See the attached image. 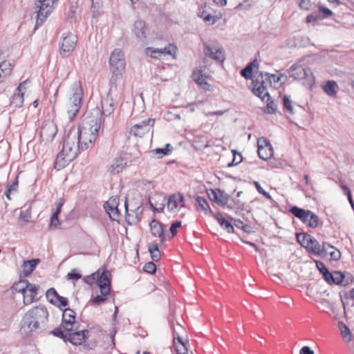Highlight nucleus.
Instances as JSON below:
<instances>
[{
    "label": "nucleus",
    "instance_id": "18",
    "mask_svg": "<svg viewBox=\"0 0 354 354\" xmlns=\"http://www.w3.org/2000/svg\"><path fill=\"white\" fill-rule=\"evenodd\" d=\"M118 198H110L104 204V208L109 217L113 221H117L120 218V212L118 209Z\"/></svg>",
    "mask_w": 354,
    "mask_h": 354
},
{
    "label": "nucleus",
    "instance_id": "27",
    "mask_svg": "<svg viewBox=\"0 0 354 354\" xmlns=\"http://www.w3.org/2000/svg\"><path fill=\"white\" fill-rule=\"evenodd\" d=\"M324 91L330 97L335 96L338 90V85L333 80H328L322 85Z\"/></svg>",
    "mask_w": 354,
    "mask_h": 354
},
{
    "label": "nucleus",
    "instance_id": "58",
    "mask_svg": "<svg viewBox=\"0 0 354 354\" xmlns=\"http://www.w3.org/2000/svg\"><path fill=\"white\" fill-rule=\"evenodd\" d=\"M180 226H181V222L178 221H176L171 224V225L170 227V232L171 234V237H174V236H176L177 234V233H178L177 228Z\"/></svg>",
    "mask_w": 354,
    "mask_h": 354
},
{
    "label": "nucleus",
    "instance_id": "52",
    "mask_svg": "<svg viewBox=\"0 0 354 354\" xmlns=\"http://www.w3.org/2000/svg\"><path fill=\"white\" fill-rule=\"evenodd\" d=\"M319 10L322 14V16H321L322 19L328 18L332 16L333 15V12L330 9L325 8L322 6H319Z\"/></svg>",
    "mask_w": 354,
    "mask_h": 354
},
{
    "label": "nucleus",
    "instance_id": "11",
    "mask_svg": "<svg viewBox=\"0 0 354 354\" xmlns=\"http://www.w3.org/2000/svg\"><path fill=\"white\" fill-rule=\"evenodd\" d=\"M75 317L76 313L71 308H68L63 310L61 324L65 332H72L78 326V324L75 322Z\"/></svg>",
    "mask_w": 354,
    "mask_h": 354
},
{
    "label": "nucleus",
    "instance_id": "54",
    "mask_svg": "<svg viewBox=\"0 0 354 354\" xmlns=\"http://www.w3.org/2000/svg\"><path fill=\"white\" fill-rule=\"evenodd\" d=\"M59 225V221L58 218V215L56 214H53L50 218V223L49 225V227L50 229L57 228Z\"/></svg>",
    "mask_w": 354,
    "mask_h": 354
},
{
    "label": "nucleus",
    "instance_id": "38",
    "mask_svg": "<svg viewBox=\"0 0 354 354\" xmlns=\"http://www.w3.org/2000/svg\"><path fill=\"white\" fill-rule=\"evenodd\" d=\"M339 328L343 338L347 342H350L352 340V334L349 328L343 322H339Z\"/></svg>",
    "mask_w": 354,
    "mask_h": 354
},
{
    "label": "nucleus",
    "instance_id": "19",
    "mask_svg": "<svg viewBox=\"0 0 354 354\" xmlns=\"http://www.w3.org/2000/svg\"><path fill=\"white\" fill-rule=\"evenodd\" d=\"M258 154L262 160H268L273 155V149L271 144L266 139L258 140Z\"/></svg>",
    "mask_w": 354,
    "mask_h": 354
},
{
    "label": "nucleus",
    "instance_id": "39",
    "mask_svg": "<svg viewBox=\"0 0 354 354\" xmlns=\"http://www.w3.org/2000/svg\"><path fill=\"white\" fill-rule=\"evenodd\" d=\"M177 339L178 342V344L176 342V337H174V345L178 354L188 353V350L186 346V344L184 342H183V339L179 335H178Z\"/></svg>",
    "mask_w": 354,
    "mask_h": 354
},
{
    "label": "nucleus",
    "instance_id": "48",
    "mask_svg": "<svg viewBox=\"0 0 354 354\" xmlns=\"http://www.w3.org/2000/svg\"><path fill=\"white\" fill-rule=\"evenodd\" d=\"M319 248L321 249L319 256H325L328 254V252L331 249H333V246L326 242H324L322 245L319 244Z\"/></svg>",
    "mask_w": 354,
    "mask_h": 354
},
{
    "label": "nucleus",
    "instance_id": "57",
    "mask_svg": "<svg viewBox=\"0 0 354 354\" xmlns=\"http://www.w3.org/2000/svg\"><path fill=\"white\" fill-rule=\"evenodd\" d=\"M56 301H57V304L55 306L59 308L66 307L68 304V299L66 297L60 296L59 295Z\"/></svg>",
    "mask_w": 354,
    "mask_h": 354
},
{
    "label": "nucleus",
    "instance_id": "3",
    "mask_svg": "<svg viewBox=\"0 0 354 354\" xmlns=\"http://www.w3.org/2000/svg\"><path fill=\"white\" fill-rule=\"evenodd\" d=\"M142 206V200L138 192H134L133 197L131 196V194H127L125 198L124 207L125 218L129 224H136L140 220L143 211Z\"/></svg>",
    "mask_w": 354,
    "mask_h": 354
},
{
    "label": "nucleus",
    "instance_id": "8",
    "mask_svg": "<svg viewBox=\"0 0 354 354\" xmlns=\"http://www.w3.org/2000/svg\"><path fill=\"white\" fill-rule=\"evenodd\" d=\"M290 212L311 228H315L318 226L319 218L310 210H306L297 206H293L290 209Z\"/></svg>",
    "mask_w": 354,
    "mask_h": 354
},
{
    "label": "nucleus",
    "instance_id": "10",
    "mask_svg": "<svg viewBox=\"0 0 354 354\" xmlns=\"http://www.w3.org/2000/svg\"><path fill=\"white\" fill-rule=\"evenodd\" d=\"M176 51V46L171 44H169L163 48H155L152 47H147L145 48V53L147 55L156 59H160L166 55H169L174 57Z\"/></svg>",
    "mask_w": 354,
    "mask_h": 354
},
{
    "label": "nucleus",
    "instance_id": "59",
    "mask_svg": "<svg viewBox=\"0 0 354 354\" xmlns=\"http://www.w3.org/2000/svg\"><path fill=\"white\" fill-rule=\"evenodd\" d=\"M106 296L107 295H104L102 294H101V295H97L92 299V303L95 305H100L102 303L106 301Z\"/></svg>",
    "mask_w": 354,
    "mask_h": 354
},
{
    "label": "nucleus",
    "instance_id": "35",
    "mask_svg": "<svg viewBox=\"0 0 354 354\" xmlns=\"http://www.w3.org/2000/svg\"><path fill=\"white\" fill-rule=\"evenodd\" d=\"M39 259H35L24 261L22 265L23 272L26 276L29 275L36 268L39 263Z\"/></svg>",
    "mask_w": 354,
    "mask_h": 354
},
{
    "label": "nucleus",
    "instance_id": "1",
    "mask_svg": "<svg viewBox=\"0 0 354 354\" xmlns=\"http://www.w3.org/2000/svg\"><path fill=\"white\" fill-rule=\"evenodd\" d=\"M97 134L83 127H72L64 138L62 151L57 154L55 167L59 169L73 160L80 151L90 147Z\"/></svg>",
    "mask_w": 354,
    "mask_h": 354
},
{
    "label": "nucleus",
    "instance_id": "47",
    "mask_svg": "<svg viewBox=\"0 0 354 354\" xmlns=\"http://www.w3.org/2000/svg\"><path fill=\"white\" fill-rule=\"evenodd\" d=\"M233 152V159L232 160L227 164L228 167H232L239 164L242 161V157L240 153H238L235 150L232 151Z\"/></svg>",
    "mask_w": 354,
    "mask_h": 354
},
{
    "label": "nucleus",
    "instance_id": "53",
    "mask_svg": "<svg viewBox=\"0 0 354 354\" xmlns=\"http://www.w3.org/2000/svg\"><path fill=\"white\" fill-rule=\"evenodd\" d=\"M265 77H266L265 80L267 82L271 83V80H270V78H271V77L273 78L274 82H281V78L283 77V75L280 74L279 76L277 77L275 75L269 74L268 73H266Z\"/></svg>",
    "mask_w": 354,
    "mask_h": 354
},
{
    "label": "nucleus",
    "instance_id": "32",
    "mask_svg": "<svg viewBox=\"0 0 354 354\" xmlns=\"http://www.w3.org/2000/svg\"><path fill=\"white\" fill-rule=\"evenodd\" d=\"M305 248L311 254L320 255L321 249L319 248V243L313 236L308 241Z\"/></svg>",
    "mask_w": 354,
    "mask_h": 354
},
{
    "label": "nucleus",
    "instance_id": "51",
    "mask_svg": "<svg viewBox=\"0 0 354 354\" xmlns=\"http://www.w3.org/2000/svg\"><path fill=\"white\" fill-rule=\"evenodd\" d=\"M328 254H329L333 260L337 261L341 258V253L339 250H337L333 247V249H331L328 251Z\"/></svg>",
    "mask_w": 354,
    "mask_h": 354
},
{
    "label": "nucleus",
    "instance_id": "33",
    "mask_svg": "<svg viewBox=\"0 0 354 354\" xmlns=\"http://www.w3.org/2000/svg\"><path fill=\"white\" fill-rule=\"evenodd\" d=\"M102 115L109 116L113 113L114 103L112 99L106 98L102 102Z\"/></svg>",
    "mask_w": 354,
    "mask_h": 354
},
{
    "label": "nucleus",
    "instance_id": "60",
    "mask_svg": "<svg viewBox=\"0 0 354 354\" xmlns=\"http://www.w3.org/2000/svg\"><path fill=\"white\" fill-rule=\"evenodd\" d=\"M324 280L330 285L333 284L334 282L333 273L329 272V270L326 271L325 273L322 275Z\"/></svg>",
    "mask_w": 354,
    "mask_h": 354
},
{
    "label": "nucleus",
    "instance_id": "2",
    "mask_svg": "<svg viewBox=\"0 0 354 354\" xmlns=\"http://www.w3.org/2000/svg\"><path fill=\"white\" fill-rule=\"evenodd\" d=\"M48 312L44 306L33 307L25 313L20 324L21 334L30 337L41 332L48 322Z\"/></svg>",
    "mask_w": 354,
    "mask_h": 354
},
{
    "label": "nucleus",
    "instance_id": "21",
    "mask_svg": "<svg viewBox=\"0 0 354 354\" xmlns=\"http://www.w3.org/2000/svg\"><path fill=\"white\" fill-rule=\"evenodd\" d=\"M147 28L144 21L138 19L134 22L133 32L138 39L144 41L147 38Z\"/></svg>",
    "mask_w": 354,
    "mask_h": 354
},
{
    "label": "nucleus",
    "instance_id": "23",
    "mask_svg": "<svg viewBox=\"0 0 354 354\" xmlns=\"http://www.w3.org/2000/svg\"><path fill=\"white\" fill-rule=\"evenodd\" d=\"M151 233L153 236L160 239V243H163L165 241L163 225L158 221L153 219L149 224Z\"/></svg>",
    "mask_w": 354,
    "mask_h": 354
},
{
    "label": "nucleus",
    "instance_id": "13",
    "mask_svg": "<svg viewBox=\"0 0 354 354\" xmlns=\"http://www.w3.org/2000/svg\"><path fill=\"white\" fill-rule=\"evenodd\" d=\"M77 41L76 35L72 33H67L63 37L60 55L64 57H67L70 53L74 50Z\"/></svg>",
    "mask_w": 354,
    "mask_h": 354
},
{
    "label": "nucleus",
    "instance_id": "28",
    "mask_svg": "<svg viewBox=\"0 0 354 354\" xmlns=\"http://www.w3.org/2000/svg\"><path fill=\"white\" fill-rule=\"evenodd\" d=\"M259 63L257 59H254L252 62H250L244 68H243L240 73L242 77H243L246 80H252V71L253 68L257 67Z\"/></svg>",
    "mask_w": 354,
    "mask_h": 354
},
{
    "label": "nucleus",
    "instance_id": "20",
    "mask_svg": "<svg viewBox=\"0 0 354 354\" xmlns=\"http://www.w3.org/2000/svg\"><path fill=\"white\" fill-rule=\"evenodd\" d=\"M57 134V127L53 122L45 123L41 127L40 137L46 142L52 141Z\"/></svg>",
    "mask_w": 354,
    "mask_h": 354
},
{
    "label": "nucleus",
    "instance_id": "7",
    "mask_svg": "<svg viewBox=\"0 0 354 354\" xmlns=\"http://www.w3.org/2000/svg\"><path fill=\"white\" fill-rule=\"evenodd\" d=\"M57 0H37L35 9L37 13L36 25L41 26L55 8Z\"/></svg>",
    "mask_w": 354,
    "mask_h": 354
},
{
    "label": "nucleus",
    "instance_id": "40",
    "mask_svg": "<svg viewBox=\"0 0 354 354\" xmlns=\"http://www.w3.org/2000/svg\"><path fill=\"white\" fill-rule=\"evenodd\" d=\"M30 283H29L27 280H20L18 283H15L13 286V288L16 292H19L24 295V292H26V290L30 286Z\"/></svg>",
    "mask_w": 354,
    "mask_h": 354
},
{
    "label": "nucleus",
    "instance_id": "24",
    "mask_svg": "<svg viewBox=\"0 0 354 354\" xmlns=\"http://www.w3.org/2000/svg\"><path fill=\"white\" fill-rule=\"evenodd\" d=\"M39 286H37L35 284H30L28 289L26 290V292H24V304L25 305H29L32 304L34 301H37V291L39 289Z\"/></svg>",
    "mask_w": 354,
    "mask_h": 354
},
{
    "label": "nucleus",
    "instance_id": "37",
    "mask_svg": "<svg viewBox=\"0 0 354 354\" xmlns=\"http://www.w3.org/2000/svg\"><path fill=\"white\" fill-rule=\"evenodd\" d=\"M196 208L197 209H201L205 212V214H212L213 212L210 209L207 200L201 196H197L196 198Z\"/></svg>",
    "mask_w": 354,
    "mask_h": 354
},
{
    "label": "nucleus",
    "instance_id": "44",
    "mask_svg": "<svg viewBox=\"0 0 354 354\" xmlns=\"http://www.w3.org/2000/svg\"><path fill=\"white\" fill-rule=\"evenodd\" d=\"M311 237V235L306 233H299L297 234V240L298 243L304 248L307 245L308 241Z\"/></svg>",
    "mask_w": 354,
    "mask_h": 354
},
{
    "label": "nucleus",
    "instance_id": "46",
    "mask_svg": "<svg viewBox=\"0 0 354 354\" xmlns=\"http://www.w3.org/2000/svg\"><path fill=\"white\" fill-rule=\"evenodd\" d=\"M297 4L301 10H309L311 7L310 0H295Z\"/></svg>",
    "mask_w": 354,
    "mask_h": 354
},
{
    "label": "nucleus",
    "instance_id": "5",
    "mask_svg": "<svg viewBox=\"0 0 354 354\" xmlns=\"http://www.w3.org/2000/svg\"><path fill=\"white\" fill-rule=\"evenodd\" d=\"M110 70L113 73L111 81L117 80L121 77L122 73L125 69V57L122 50L120 48L114 49L109 57Z\"/></svg>",
    "mask_w": 354,
    "mask_h": 354
},
{
    "label": "nucleus",
    "instance_id": "63",
    "mask_svg": "<svg viewBox=\"0 0 354 354\" xmlns=\"http://www.w3.org/2000/svg\"><path fill=\"white\" fill-rule=\"evenodd\" d=\"M67 277L69 279L77 280L81 278L82 275L75 270H73L71 272L68 273Z\"/></svg>",
    "mask_w": 354,
    "mask_h": 354
},
{
    "label": "nucleus",
    "instance_id": "41",
    "mask_svg": "<svg viewBox=\"0 0 354 354\" xmlns=\"http://www.w3.org/2000/svg\"><path fill=\"white\" fill-rule=\"evenodd\" d=\"M46 297L47 300L50 304H52L53 305L57 304V301H56V300L59 297V294L57 293V292L56 291V290L55 288H49L46 292Z\"/></svg>",
    "mask_w": 354,
    "mask_h": 354
},
{
    "label": "nucleus",
    "instance_id": "42",
    "mask_svg": "<svg viewBox=\"0 0 354 354\" xmlns=\"http://www.w3.org/2000/svg\"><path fill=\"white\" fill-rule=\"evenodd\" d=\"M173 150V147L170 144H166L165 148H156V149L151 151V153L160 155V157L162 156L169 155Z\"/></svg>",
    "mask_w": 354,
    "mask_h": 354
},
{
    "label": "nucleus",
    "instance_id": "22",
    "mask_svg": "<svg viewBox=\"0 0 354 354\" xmlns=\"http://www.w3.org/2000/svg\"><path fill=\"white\" fill-rule=\"evenodd\" d=\"M308 73H310V71L309 69H306L297 64L292 65L288 69L289 75L295 80L304 79L308 75Z\"/></svg>",
    "mask_w": 354,
    "mask_h": 354
},
{
    "label": "nucleus",
    "instance_id": "45",
    "mask_svg": "<svg viewBox=\"0 0 354 354\" xmlns=\"http://www.w3.org/2000/svg\"><path fill=\"white\" fill-rule=\"evenodd\" d=\"M283 104L286 109L291 114L294 113L292 102L287 95L283 96Z\"/></svg>",
    "mask_w": 354,
    "mask_h": 354
},
{
    "label": "nucleus",
    "instance_id": "30",
    "mask_svg": "<svg viewBox=\"0 0 354 354\" xmlns=\"http://www.w3.org/2000/svg\"><path fill=\"white\" fill-rule=\"evenodd\" d=\"M333 277L334 282H333V284L342 285L345 286L349 283V274H348V277H346L344 273L340 271H335L333 273Z\"/></svg>",
    "mask_w": 354,
    "mask_h": 354
},
{
    "label": "nucleus",
    "instance_id": "55",
    "mask_svg": "<svg viewBox=\"0 0 354 354\" xmlns=\"http://www.w3.org/2000/svg\"><path fill=\"white\" fill-rule=\"evenodd\" d=\"M320 19H322L321 15L319 13H316V12L308 15L306 17V22L307 23L315 22Z\"/></svg>",
    "mask_w": 354,
    "mask_h": 354
},
{
    "label": "nucleus",
    "instance_id": "9",
    "mask_svg": "<svg viewBox=\"0 0 354 354\" xmlns=\"http://www.w3.org/2000/svg\"><path fill=\"white\" fill-rule=\"evenodd\" d=\"M91 281H96L98 287L100 289L101 294L109 295L111 290V280L109 277V272L103 271L102 273L99 272L93 273L90 279Z\"/></svg>",
    "mask_w": 354,
    "mask_h": 354
},
{
    "label": "nucleus",
    "instance_id": "25",
    "mask_svg": "<svg viewBox=\"0 0 354 354\" xmlns=\"http://www.w3.org/2000/svg\"><path fill=\"white\" fill-rule=\"evenodd\" d=\"M127 161L122 157L119 156L114 159L109 171L112 174H119L126 166Z\"/></svg>",
    "mask_w": 354,
    "mask_h": 354
},
{
    "label": "nucleus",
    "instance_id": "56",
    "mask_svg": "<svg viewBox=\"0 0 354 354\" xmlns=\"http://www.w3.org/2000/svg\"><path fill=\"white\" fill-rule=\"evenodd\" d=\"M207 195H208L209 198L211 201L215 202L216 203V201H218V192L217 189H209L207 192Z\"/></svg>",
    "mask_w": 354,
    "mask_h": 354
},
{
    "label": "nucleus",
    "instance_id": "29",
    "mask_svg": "<svg viewBox=\"0 0 354 354\" xmlns=\"http://www.w3.org/2000/svg\"><path fill=\"white\" fill-rule=\"evenodd\" d=\"M12 71V68L10 62L3 61L0 63V83L11 74Z\"/></svg>",
    "mask_w": 354,
    "mask_h": 354
},
{
    "label": "nucleus",
    "instance_id": "49",
    "mask_svg": "<svg viewBox=\"0 0 354 354\" xmlns=\"http://www.w3.org/2000/svg\"><path fill=\"white\" fill-rule=\"evenodd\" d=\"M254 185L256 187V189H257L258 192L262 195H263L266 198L268 199H270L271 201H272V198L270 196V194L266 192L263 188L261 186L260 183L257 181H254Z\"/></svg>",
    "mask_w": 354,
    "mask_h": 354
},
{
    "label": "nucleus",
    "instance_id": "16",
    "mask_svg": "<svg viewBox=\"0 0 354 354\" xmlns=\"http://www.w3.org/2000/svg\"><path fill=\"white\" fill-rule=\"evenodd\" d=\"M154 120L151 118L142 120L138 124L133 126L131 129L130 133L135 136L142 137L150 131L151 128L154 124Z\"/></svg>",
    "mask_w": 354,
    "mask_h": 354
},
{
    "label": "nucleus",
    "instance_id": "61",
    "mask_svg": "<svg viewBox=\"0 0 354 354\" xmlns=\"http://www.w3.org/2000/svg\"><path fill=\"white\" fill-rule=\"evenodd\" d=\"M92 1V5H91V10L93 12V17H97L99 15L98 10L100 8V3L96 1L95 2V0Z\"/></svg>",
    "mask_w": 354,
    "mask_h": 354
},
{
    "label": "nucleus",
    "instance_id": "4",
    "mask_svg": "<svg viewBox=\"0 0 354 354\" xmlns=\"http://www.w3.org/2000/svg\"><path fill=\"white\" fill-rule=\"evenodd\" d=\"M83 89L80 81L75 82L71 87L66 109L70 120H73L82 105Z\"/></svg>",
    "mask_w": 354,
    "mask_h": 354
},
{
    "label": "nucleus",
    "instance_id": "62",
    "mask_svg": "<svg viewBox=\"0 0 354 354\" xmlns=\"http://www.w3.org/2000/svg\"><path fill=\"white\" fill-rule=\"evenodd\" d=\"M205 8H206L205 4L204 6L202 5L198 8V12H197L198 17L200 18H202L203 19H204L205 15H207V13H208L207 12V10H205Z\"/></svg>",
    "mask_w": 354,
    "mask_h": 354
},
{
    "label": "nucleus",
    "instance_id": "43",
    "mask_svg": "<svg viewBox=\"0 0 354 354\" xmlns=\"http://www.w3.org/2000/svg\"><path fill=\"white\" fill-rule=\"evenodd\" d=\"M64 329L62 326V324L53 329V330L50 331V334L53 335L55 337H57L62 339H63L64 342H66L67 335L68 332L66 333H64Z\"/></svg>",
    "mask_w": 354,
    "mask_h": 354
},
{
    "label": "nucleus",
    "instance_id": "12",
    "mask_svg": "<svg viewBox=\"0 0 354 354\" xmlns=\"http://www.w3.org/2000/svg\"><path fill=\"white\" fill-rule=\"evenodd\" d=\"M255 86L253 88L254 93L261 99L262 101L268 102L270 100V95L265 84L267 83L263 77V73L261 72L255 80Z\"/></svg>",
    "mask_w": 354,
    "mask_h": 354
},
{
    "label": "nucleus",
    "instance_id": "26",
    "mask_svg": "<svg viewBox=\"0 0 354 354\" xmlns=\"http://www.w3.org/2000/svg\"><path fill=\"white\" fill-rule=\"evenodd\" d=\"M28 80H26L20 83L17 88L18 93H15L12 100V103L15 105V106L21 107L24 104V93L22 91L26 89V84Z\"/></svg>",
    "mask_w": 354,
    "mask_h": 354
},
{
    "label": "nucleus",
    "instance_id": "50",
    "mask_svg": "<svg viewBox=\"0 0 354 354\" xmlns=\"http://www.w3.org/2000/svg\"><path fill=\"white\" fill-rule=\"evenodd\" d=\"M143 270L147 273L153 274L156 270V266L152 261L148 262L144 266Z\"/></svg>",
    "mask_w": 354,
    "mask_h": 354
},
{
    "label": "nucleus",
    "instance_id": "31",
    "mask_svg": "<svg viewBox=\"0 0 354 354\" xmlns=\"http://www.w3.org/2000/svg\"><path fill=\"white\" fill-rule=\"evenodd\" d=\"M148 251L153 261L157 262L160 260L161 255L157 241H153L148 244Z\"/></svg>",
    "mask_w": 354,
    "mask_h": 354
},
{
    "label": "nucleus",
    "instance_id": "36",
    "mask_svg": "<svg viewBox=\"0 0 354 354\" xmlns=\"http://www.w3.org/2000/svg\"><path fill=\"white\" fill-rule=\"evenodd\" d=\"M218 195V201H216V204L222 207L227 206V208L232 209V206L230 205H227V202L230 198V196L227 194L223 190L220 189H217Z\"/></svg>",
    "mask_w": 354,
    "mask_h": 354
},
{
    "label": "nucleus",
    "instance_id": "34",
    "mask_svg": "<svg viewBox=\"0 0 354 354\" xmlns=\"http://www.w3.org/2000/svg\"><path fill=\"white\" fill-rule=\"evenodd\" d=\"M193 80L198 83L204 90L209 91L210 85L207 82L204 78L202 72H194L192 75Z\"/></svg>",
    "mask_w": 354,
    "mask_h": 354
},
{
    "label": "nucleus",
    "instance_id": "14",
    "mask_svg": "<svg viewBox=\"0 0 354 354\" xmlns=\"http://www.w3.org/2000/svg\"><path fill=\"white\" fill-rule=\"evenodd\" d=\"M203 52L205 56L214 60L223 62L225 59L224 50L218 44L204 43Z\"/></svg>",
    "mask_w": 354,
    "mask_h": 354
},
{
    "label": "nucleus",
    "instance_id": "64",
    "mask_svg": "<svg viewBox=\"0 0 354 354\" xmlns=\"http://www.w3.org/2000/svg\"><path fill=\"white\" fill-rule=\"evenodd\" d=\"M299 354H315V353L309 346H304L300 349Z\"/></svg>",
    "mask_w": 354,
    "mask_h": 354
},
{
    "label": "nucleus",
    "instance_id": "17",
    "mask_svg": "<svg viewBox=\"0 0 354 354\" xmlns=\"http://www.w3.org/2000/svg\"><path fill=\"white\" fill-rule=\"evenodd\" d=\"M185 197L183 194H174L170 196L167 200V208L172 212H178L181 207H184Z\"/></svg>",
    "mask_w": 354,
    "mask_h": 354
},
{
    "label": "nucleus",
    "instance_id": "6",
    "mask_svg": "<svg viewBox=\"0 0 354 354\" xmlns=\"http://www.w3.org/2000/svg\"><path fill=\"white\" fill-rule=\"evenodd\" d=\"M102 124V113L97 108L84 115L82 127L97 134Z\"/></svg>",
    "mask_w": 354,
    "mask_h": 354
},
{
    "label": "nucleus",
    "instance_id": "15",
    "mask_svg": "<svg viewBox=\"0 0 354 354\" xmlns=\"http://www.w3.org/2000/svg\"><path fill=\"white\" fill-rule=\"evenodd\" d=\"M78 326L73 329L72 332H68L66 341L70 342L72 344L77 346L82 345L88 338L89 331L88 330H78Z\"/></svg>",
    "mask_w": 354,
    "mask_h": 354
}]
</instances>
